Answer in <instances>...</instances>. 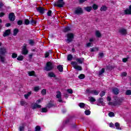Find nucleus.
I'll return each mask as SVG.
<instances>
[{
  "label": "nucleus",
  "mask_w": 131,
  "mask_h": 131,
  "mask_svg": "<svg viewBox=\"0 0 131 131\" xmlns=\"http://www.w3.org/2000/svg\"><path fill=\"white\" fill-rule=\"evenodd\" d=\"M122 102H123V99L122 98H118L117 97H116L114 98V102H108V105L110 106H114V107H118V106L122 105Z\"/></svg>",
  "instance_id": "f257e3e1"
},
{
  "label": "nucleus",
  "mask_w": 131,
  "mask_h": 131,
  "mask_svg": "<svg viewBox=\"0 0 131 131\" xmlns=\"http://www.w3.org/2000/svg\"><path fill=\"white\" fill-rule=\"evenodd\" d=\"M67 37L68 43H70V42H72L74 39V34L72 33H68L67 34Z\"/></svg>",
  "instance_id": "f03ea898"
},
{
  "label": "nucleus",
  "mask_w": 131,
  "mask_h": 131,
  "mask_svg": "<svg viewBox=\"0 0 131 131\" xmlns=\"http://www.w3.org/2000/svg\"><path fill=\"white\" fill-rule=\"evenodd\" d=\"M53 69L54 66H53V63L50 61L47 62L45 70H46V71H51V70Z\"/></svg>",
  "instance_id": "7ed1b4c3"
},
{
  "label": "nucleus",
  "mask_w": 131,
  "mask_h": 131,
  "mask_svg": "<svg viewBox=\"0 0 131 131\" xmlns=\"http://www.w3.org/2000/svg\"><path fill=\"white\" fill-rule=\"evenodd\" d=\"M74 13L75 15H81L83 14V10H82L81 7L79 6L76 8Z\"/></svg>",
  "instance_id": "20e7f679"
},
{
  "label": "nucleus",
  "mask_w": 131,
  "mask_h": 131,
  "mask_svg": "<svg viewBox=\"0 0 131 131\" xmlns=\"http://www.w3.org/2000/svg\"><path fill=\"white\" fill-rule=\"evenodd\" d=\"M65 5V2L64 1H61V0H58L56 3L54 4V7H57V8H63Z\"/></svg>",
  "instance_id": "39448f33"
},
{
  "label": "nucleus",
  "mask_w": 131,
  "mask_h": 131,
  "mask_svg": "<svg viewBox=\"0 0 131 131\" xmlns=\"http://www.w3.org/2000/svg\"><path fill=\"white\" fill-rule=\"evenodd\" d=\"M28 52V49H27V44L24 43L22 47L21 54L22 55H27Z\"/></svg>",
  "instance_id": "423d86ee"
},
{
  "label": "nucleus",
  "mask_w": 131,
  "mask_h": 131,
  "mask_svg": "<svg viewBox=\"0 0 131 131\" xmlns=\"http://www.w3.org/2000/svg\"><path fill=\"white\" fill-rule=\"evenodd\" d=\"M8 18L11 22H14V21H15V19H16L15 13H14V12L9 13L8 15Z\"/></svg>",
  "instance_id": "0eeeda50"
},
{
  "label": "nucleus",
  "mask_w": 131,
  "mask_h": 131,
  "mask_svg": "<svg viewBox=\"0 0 131 131\" xmlns=\"http://www.w3.org/2000/svg\"><path fill=\"white\" fill-rule=\"evenodd\" d=\"M37 12H38L40 14H45V9L43 7H39L36 8Z\"/></svg>",
  "instance_id": "6e6552de"
},
{
  "label": "nucleus",
  "mask_w": 131,
  "mask_h": 131,
  "mask_svg": "<svg viewBox=\"0 0 131 131\" xmlns=\"http://www.w3.org/2000/svg\"><path fill=\"white\" fill-rule=\"evenodd\" d=\"M10 34H11V29H8L5 30L3 34V36L4 37H7V36H9Z\"/></svg>",
  "instance_id": "1a4fd4ad"
},
{
  "label": "nucleus",
  "mask_w": 131,
  "mask_h": 131,
  "mask_svg": "<svg viewBox=\"0 0 131 131\" xmlns=\"http://www.w3.org/2000/svg\"><path fill=\"white\" fill-rule=\"evenodd\" d=\"M7 53V49L6 48L3 47L0 48V55L1 56H5Z\"/></svg>",
  "instance_id": "9d476101"
},
{
  "label": "nucleus",
  "mask_w": 131,
  "mask_h": 131,
  "mask_svg": "<svg viewBox=\"0 0 131 131\" xmlns=\"http://www.w3.org/2000/svg\"><path fill=\"white\" fill-rule=\"evenodd\" d=\"M125 15H131V5L129 6V8H127L124 11Z\"/></svg>",
  "instance_id": "9b49d317"
},
{
  "label": "nucleus",
  "mask_w": 131,
  "mask_h": 131,
  "mask_svg": "<svg viewBox=\"0 0 131 131\" xmlns=\"http://www.w3.org/2000/svg\"><path fill=\"white\" fill-rule=\"evenodd\" d=\"M119 33H121V34H122V35H124V34H126L127 33V31H126V29H121L119 30Z\"/></svg>",
  "instance_id": "f8f14e48"
},
{
  "label": "nucleus",
  "mask_w": 131,
  "mask_h": 131,
  "mask_svg": "<svg viewBox=\"0 0 131 131\" xmlns=\"http://www.w3.org/2000/svg\"><path fill=\"white\" fill-rule=\"evenodd\" d=\"M37 108H41V105L40 104H38L37 103H34L33 106H32V109L34 110Z\"/></svg>",
  "instance_id": "ddd939ff"
},
{
  "label": "nucleus",
  "mask_w": 131,
  "mask_h": 131,
  "mask_svg": "<svg viewBox=\"0 0 131 131\" xmlns=\"http://www.w3.org/2000/svg\"><path fill=\"white\" fill-rule=\"evenodd\" d=\"M71 31V28L69 26L66 27L63 30V32L64 33H66V32H69V31Z\"/></svg>",
  "instance_id": "4468645a"
},
{
  "label": "nucleus",
  "mask_w": 131,
  "mask_h": 131,
  "mask_svg": "<svg viewBox=\"0 0 131 131\" xmlns=\"http://www.w3.org/2000/svg\"><path fill=\"white\" fill-rule=\"evenodd\" d=\"M55 106V104H54V103L52 102H50L48 103L46 106L47 108H48V109H50Z\"/></svg>",
  "instance_id": "2eb2a0df"
},
{
  "label": "nucleus",
  "mask_w": 131,
  "mask_h": 131,
  "mask_svg": "<svg viewBox=\"0 0 131 131\" xmlns=\"http://www.w3.org/2000/svg\"><path fill=\"white\" fill-rule=\"evenodd\" d=\"M76 61L79 64H82L83 63V61H84V58L81 57L80 58H77Z\"/></svg>",
  "instance_id": "dca6fc26"
},
{
  "label": "nucleus",
  "mask_w": 131,
  "mask_h": 131,
  "mask_svg": "<svg viewBox=\"0 0 131 131\" xmlns=\"http://www.w3.org/2000/svg\"><path fill=\"white\" fill-rule=\"evenodd\" d=\"M112 92L114 95H118L119 94V90H118L117 88H114L112 90Z\"/></svg>",
  "instance_id": "f3484780"
},
{
  "label": "nucleus",
  "mask_w": 131,
  "mask_h": 131,
  "mask_svg": "<svg viewBox=\"0 0 131 131\" xmlns=\"http://www.w3.org/2000/svg\"><path fill=\"white\" fill-rule=\"evenodd\" d=\"M48 76L49 77H51V78H56V74H55V73L51 72L48 73Z\"/></svg>",
  "instance_id": "a211bd4d"
},
{
  "label": "nucleus",
  "mask_w": 131,
  "mask_h": 131,
  "mask_svg": "<svg viewBox=\"0 0 131 131\" xmlns=\"http://www.w3.org/2000/svg\"><path fill=\"white\" fill-rule=\"evenodd\" d=\"M57 69H58V71H59V72H63V65H58L57 67Z\"/></svg>",
  "instance_id": "6ab92c4d"
},
{
  "label": "nucleus",
  "mask_w": 131,
  "mask_h": 131,
  "mask_svg": "<svg viewBox=\"0 0 131 131\" xmlns=\"http://www.w3.org/2000/svg\"><path fill=\"white\" fill-rule=\"evenodd\" d=\"M108 10V8L106 6H102L100 8V11L101 12H106V10Z\"/></svg>",
  "instance_id": "aec40b11"
},
{
  "label": "nucleus",
  "mask_w": 131,
  "mask_h": 131,
  "mask_svg": "<svg viewBox=\"0 0 131 131\" xmlns=\"http://www.w3.org/2000/svg\"><path fill=\"white\" fill-rule=\"evenodd\" d=\"M92 7L91 6H88L86 7H84V10L86 11V12H88L90 13L91 11H92Z\"/></svg>",
  "instance_id": "412c9836"
},
{
  "label": "nucleus",
  "mask_w": 131,
  "mask_h": 131,
  "mask_svg": "<svg viewBox=\"0 0 131 131\" xmlns=\"http://www.w3.org/2000/svg\"><path fill=\"white\" fill-rule=\"evenodd\" d=\"M19 33V29L18 28H15L13 30V35L16 36L17 34Z\"/></svg>",
  "instance_id": "4be33fe9"
},
{
  "label": "nucleus",
  "mask_w": 131,
  "mask_h": 131,
  "mask_svg": "<svg viewBox=\"0 0 131 131\" xmlns=\"http://www.w3.org/2000/svg\"><path fill=\"white\" fill-rule=\"evenodd\" d=\"M29 76H35V72L32 71L28 72Z\"/></svg>",
  "instance_id": "5701e85b"
},
{
  "label": "nucleus",
  "mask_w": 131,
  "mask_h": 131,
  "mask_svg": "<svg viewBox=\"0 0 131 131\" xmlns=\"http://www.w3.org/2000/svg\"><path fill=\"white\" fill-rule=\"evenodd\" d=\"M99 93L100 92L99 91H97V90H92V92H91V94H94V95H95V96H98V95H99Z\"/></svg>",
  "instance_id": "b1692460"
},
{
  "label": "nucleus",
  "mask_w": 131,
  "mask_h": 131,
  "mask_svg": "<svg viewBox=\"0 0 131 131\" xmlns=\"http://www.w3.org/2000/svg\"><path fill=\"white\" fill-rule=\"evenodd\" d=\"M31 94H32V92L30 91L27 94H25L24 97L25 99H28V97H30L31 95Z\"/></svg>",
  "instance_id": "393cba45"
},
{
  "label": "nucleus",
  "mask_w": 131,
  "mask_h": 131,
  "mask_svg": "<svg viewBox=\"0 0 131 131\" xmlns=\"http://www.w3.org/2000/svg\"><path fill=\"white\" fill-rule=\"evenodd\" d=\"M25 129V126H24V124H22V125L19 126L18 128L19 131H24Z\"/></svg>",
  "instance_id": "a878e982"
},
{
  "label": "nucleus",
  "mask_w": 131,
  "mask_h": 131,
  "mask_svg": "<svg viewBox=\"0 0 131 131\" xmlns=\"http://www.w3.org/2000/svg\"><path fill=\"white\" fill-rule=\"evenodd\" d=\"M115 126H116L117 129L121 130V127H120V124L118 122H116L115 124Z\"/></svg>",
  "instance_id": "bb28decb"
},
{
  "label": "nucleus",
  "mask_w": 131,
  "mask_h": 131,
  "mask_svg": "<svg viewBox=\"0 0 131 131\" xmlns=\"http://www.w3.org/2000/svg\"><path fill=\"white\" fill-rule=\"evenodd\" d=\"M98 8H99V6H98L96 4H94L92 6V8L93 9V10H94V11L98 10Z\"/></svg>",
  "instance_id": "cd10ccee"
},
{
  "label": "nucleus",
  "mask_w": 131,
  "mask_h": 131,
  "mask_svg": "<svg viewBox=\"0 0 131 131\" xmlns=\"http://www.w3.org/2000/svg\"><path fill=\"white\" fill-rule=\"evenodd\" d=\"M36 23H37V21L33 19H32V20L30 21V24L31 25H35Z\"/></svg>",
  "instance_id": "c85d7f7f"
},
{
  "label": "nucleus",
  "mask_w": 131,
  "mask_h": 131,
  "mask_svg": "<svg viewBox=\"0 0 131 131\" xmlns=\"http://www.w3.org/2000/svg\"><path fill=\"white\" fill-rule=\"evenodd\" d=\"M98 51H99V48L98 47H94L93 48L91 49V52H98Z\"/></svg>",
  "instance_id": "c756f323"
},
{
  "label": "nucleus",
  "mask_w": 131,
  "mask_h": 131,
  "mask_svg": "<svg viewBox=\"0 0 131 131\" xmlns=\"http://www.w3.org/2000/svg\"><path fill=\"white\" fill-rule=\"evenodd\" d=\"M96 36L97 37L100 38L101 36H102V34H101V33L99 31H96Z\"/></svg>",
  "instance_id": "7c9ffc66"
},
{
  "label": "nucleus",
  "mask_w": 131,
  "mask_h": 131,
  "mask_svg": "<svg viewBox=\"0 0 131 131\" xmlns=\"http://www.w3.org/2000/svg\"><path fill=\"white\" fill-rule=\"evenodd\" d=\"M74 68L75 69H76L77 70H79V71H81V70H82V68L79 66H74Z\"/></svg>",
  "instance_id": "2f4dec72"
},
{
  "label": "nucleus",
  "mask_w": 131,
  "mask_h": 131,
  "mask_svg": "<svg viewBox=\"0 0 131 131\" xmlns=\"http://www.w3.org/2000/svg\"><path fill=\"white\" fill-rule=\"evenodd\" d=\"M78 78L79 79H84V78H85V75H84L83 74H81L79 76H78Z\"/></svg>",
  "instance_id": "473e14b6"
},
{
  "label": "nucleus",
  "mask_w": 131,
  "mask_h": 131,
  "mask_svg": "<svg viewBox=\"0 0 131 131\" xmlns=\"http://www.w3.org/2000/svg\"><path fill=\"white\" fill-rule=\"evenodd\" d=\"M104 73H105V69L102 68V69H101V70L99 72L98 75H99V76H101V75H102V74H103Z\"/></svg>",
  "instance_id": "72a5a7b5"
},
{
  "label": "nucleus",
  "mask_w": 131,
  "mask_h": 131,
  "mask_svg": "<svg viewBox=\"0 0 131 131\" xmlns=\"http://www.w3.org/2000/svg\"><path fill=\"white\" fill-rule=\"evenodd\" d=\"M73 59V56L71 54H69L67 57L68 61H71Z\"/></svg>",
  "instance_id": "f704fd0d"
},
{
  "label": "nucleus",
  "mask_w": 131,
  "mask_h": 131,
  "mask_svg": "<svg viewBox=\"0 0 131 131\" xmlns=\"http://www.w3.org/2000/svg\"><path fill=\"white\" fill-rule=\"evenodd\" d=\"M21 106H24L25 105H28L27 102L25 100H21L20 101Z\"/></svg>",
  "instance_id": "c9c22d12"
},
{
  "label": "nucleus",
  "mask_w": 131,
  "mask_h": 131,
  "mask_svg": "<svg viewBox=\"0 0 131 131\" xmlns=\"http://www.w3.org/2000/svg\"><path fill=\"white\" fill-rule=\"evenodd\" d=\"M29 43L30 46H34V40L33 39H29Z\"/></svg>",
  "instance_id": "e433bc0d"
},
{
  "label": "nucleus",
  "mask_w": 131,
  "mask_h": 131,
  "mask_svg": "<svg viewBox=\"0 0 131 131\" xmlns=\"http://www.w3.org/2000/svg\"><path fill=\"white\" fill-rule=\"evenodd\" d=\"M23 59H24V57L22 55L18 56L17 58L18 61H23Z\"/></svg>",
  "instance_id": "4c0bfd02"
},
{
  "label": "nucleus",
  "mask_w": 131,
  "mask_h": 131,
  "mask_svg": "<svg viewBox=\"0 0 131 131\" xmlns=\"http://www.w3.org/2000/svg\"><path fill=\"white\" fill-rule=\"evenodd\" d=\"M41 95H42V96H46V95H47V90L46 89H43L41 91Z\"/></svg>",
  "instance_id": "58836bf2"
},
{
  "label": "nucleus",
  "mask_w": 131,
  "mask_h": 131,
  "mask_svg": "<svg viewBox=\"0 0 131 131\" xmlns=\"http://www.w3.org/2000/svg\"><path fill=\"white\" fill-rule=\"evenodd\" d=\"M57 93V94L56 95L57 99H61V92L58 91Z\"/></svg>",
  "instance_id": "ea45409f"
},
{
  "label": "nucleus",
  "mask_w": 131,
  "mask_h": 131,
  "mask_svg": "<svg viewBox=\"0 0 131 131\" xmlns=\"http://www.w3.org/2000/svg\"><path fill=\"white\" fill-rule=\"evenodd\" d=\"M41 112H42V113H47V112H48V109L47 107L42 108Z\"/></svg>",
  "instance_id": "a19ab883"
},
{
  "label": "nucleus",
  "mask_w": 131,
  "mask_h": 131,
  "mask_svg": "<svg viewBox=\"0 0 131 131\" xmlns=\"http://www.w3.org/2000/svg\"><path fill=\"white\" fill-rule=\"evenodd\" d=\"M24 23L25 25H29L30 24V21L28 19H25Z\"/></svg>",
  "instance_id": "79ce46f5"
},
{
  "label": "nucleus",
  "mask_w": 131,
  "mask_h": 131,
  "mask_svg": "<svg viewBox=\"0 0 131 131\" xmlns=\"http://www.w3.org/2000/svg\"><path fill=\"white\" fill-rule=\"evenodd\" d=\"M41 129V128L39 125H37L35 128V131H40Z\"/></svg>",
  "instance_id": "37998d69"
},
{
  "label": "nucleus",
  "mask_w": 131,
  "mask_h": 131,
  "mask_svg": "<svg viewBox=\"0 0 131 131\" xmlns=\"http://www.w3.org/2000/svg\"><path fill=\"white\" fill-rule=\"evenodd\" d=\"M85 106V104L82 103V102H81L80 103H79V106L80 107V108H84Z\"/></svg>",
  "instance_id": "c03bdc74"
},
{
  "label": "nucleus",
  "mask_w": 131,
  "mask_h": 131,
  "mask_svg": "<svg viewBox=\"0 0 131 131\" xmlns=\"http://www.w3.org/2000/svg\"><path fill=\"white\" fill-rule=\"evenodd\" d=\"M108 116L110 117H114V116H115V114H114V113L111 112L108 113Z\"/></svg>",
  "instance_id": "a18cd8bd"
},
{
  "label": "nucleus",
  "mask_w": 131,
  "mask_h": 131,
  "mask_svg": "<svg viewBox=\"0 0 131 131\" xmlns=\"http://www.w3.org/2000/svg\"><path fill=\"white\" fill-rule=\"evenodd\" d=\"M0 60L2 63H5V57L0 55Z\"/></svg>",
  "instance_id": "49530a36"
},
{
  "label": "nucleus",
  "mask_w": 131,
  "mask_h": 131,
  "mask_svg": "<svg viewBox=\"0 0 131 131\" xmlns=\"http://www.w3.org/2000/svg\"><path fill=\"white\" fill-rule=\"evenodd\" d=\"M17 57H18V54H17V53H12V58H13V59H15L17 58Z\"/></svg>",
  "instance_id": "de8ad7c7"
},
{
  "label": "nucleus",
  "mask_w": 131,
  "mask_h": 131,
  "mask_svg": "<svg viewBox=\"0 0 131 131\" xmlns=\"http://www.w3.org/2000/svg\"><path fill=\"white\" fill-rule=\"evenodd\" d=\"M84 113L85 115H91V111L89 110H85L84 111Z\"/></svg>",
  "instance_id": "09e8293b"
},
{
  "label": "nucleus",
  "mask_w": 131,
  "mask_h": 131,
  "mask_svg": "<svg viewBox=\"0 0 131 131\" xmlns=\"http://www.w3.org/2000/svg\"><path fill=\"white\" fill-rule=\"evenodd\" d=\"M104 101V99L103 98H99L98 99V102L100 104H103V101Z\"/></svg>",
  "instance_id": "8fccbe9b"
},
{
  "label": "nucleus",
  "mask_w": 131,
  "mask_h": 131,
  "mask_svg": "<svg viewBox=\"0 0 131 131\" xmlns=\"http://www.w3.org/2000/svg\"><path fill=\"white\" fill-rule=\"evenodd\" d=\"M23 24V21L22 20H19L17 21V25H19V26H21Z\"/></svg>",
  "instance_id": "3c124183"
},
{
  "label": "nucleus",
  "mask_w": 131,
  "mask_h": 131,
  "mask_svg": "<svg viewBox=\"0 0 131 131\" xmlns=\"http://www.w3.org/2000/svg\"><path fill=\"white\" fill-rule=\"evenodd\" d=\"M86 47H87V48H90V47H93V43L92 42L87 43L86 45Z\"/></svg>",
  "instance_id": "603ef678"
},
{
  "label": "nucleus",
  "mask_w": 131,
  "mask_h": 131,
  "mask_svg": "<svg viewBox=\"0 0 131 131\" xmlns=\"http://www.w3.org/2000/svg\"><path fill=\"white\" fill-rule=\"evenodd\" d=\"M127 61H128V57L124 58L122 59V62H123V63H126Z\"/></svg>",
  "instance_id": "864d4df0"
},
{
  "label": "nucleus",
  "mask_w": 131,
  "mask_h": 131,
  "mask_svg": "<svg viewBox=\"0 0 131 131\" xmlns=\"http://www.w3.org/2000/svg\"><path fill=\"white\" fill-rule=\"evenodd\" d=\"M34 92H38L39 91V86H35L34 88Z\"/></svg>",
  "instance_id": "5fc2aeb1"
},
{
  "label": "nucleus",
  "mask_w": 131,
  "mask_h": 131,
  "mask_svg": "<svg viewBox=\"0 0 131 131\" xmlns=\"http://www.w3.org/2000/svg\"><path fill=\"white\" fill-rule=\"evenodd\" d=\"M126 96H129L131 95V90H127L126 91Z\"/></svg>",
  "instance_id": "6e6d98bb"
},
{
  "label": "nucleus",
  "mask_w": 131,
  "mask_h": 131,
  "mask_svg": "<svg viewBox=\"0 0 131 131\" xmlns=\"http://www.w3.org/2000/svg\"><path fill=\"white\" fill-rule=\"evenodd\" d=\"M105 95H106V92H105L104 91H102L100 93V97H103V96H105Z\"/></svg>",
  "instance_id": "4d7b16f0"
},
{
  "label": "nucleus",
  "mask_w": 131,
  "mask_h": 131,
  "mask_svg": "<svg viewBox=\"0 0 131 131\" xmlns=\"http://www.w3.org/2000/svg\"><path fill=\"white\" fill-rule=\"evenodd\" d=\"M47 15L48 17H51L52 16V10H49L47 12Z\"/></svg>",
  "instance_id": "13d9d810"
},
{
  "label": "nucleus",
  "mask_w": 131,
  "mask_h": 131,
  "mask_svg": "<svg viewBox=\"0 0 131 131\" xmlns=\"http://www.w3.org/2000/svg\"><path fill=\"white\" fill-rule=\"evenodd\" d=\"M71 64L73 65V66H74H74H77V62H76V61H72L71 62Z\"/></svg>",
  "instance_id": "bf43d9fd"
},
{
  "label": "nucleus",
  "mask_w": 131,
  "mask_h": 131,
  "mask_svg": "<svg viewBox=\"0 0 131 131\" xmlns=\"http://www.w3.org/2000/svg\"><path fill=\"white\" fill-rule=\"evenodd\" d=\"M90 102H96V99H95L93 97H91L90 98Z\"/></svg>",
  "instance_id": "052dcab7"
},
{
  "label": "nucleus",
  "mask_w": 131,
  "mask_h": 131,
  "mask_svg": "<svg viewBox=\"0 0 131 131\" xmlns=\"http://www.w3.org/2000/svg\"><path fill=\"white\" fill-rule=\"evenodd\" d=\"M67 92L69 93V94H73V90H72V89H68Z\"/></svg>",
  "instance_id": "680f3d73"
},
{
  "label": "nucleus",
  "mask_w": 131,
  "mask_h": 131,
  "mask_svg": "<svg viewBox=\"0 0 131 131\" xmlns=\"http://www.w3.org/2000/svg\"><path fill=\"white\" fill-rule=\"evenodd\" d=\"M4 7V3L3 2H0V11H2V9H3V7Z\"/></svg>",
  "instance_id": "e2e57ef3"
},
{
  "label": "nucleus",
  "mask_w": 131,
  "mask_h": 131,
  "mask_svg": "<svg viewBox=\"0 0 131 131\" xmlns=\"http://www.w3.org/2000/svg\"><path fill=\"white\" fill-rule=\"evenodd\" d=\"M45 56V58H48L49 56H50V53L48 52H46Z\"/></svg>",
  "instance_id": "0e129e2a"
},
{
  "label": "nucleus",
  "mask_w": 131,
  "mask_h": 131,
  "mask_svg": "<svg viewBox=\"0 0 131 131\" xmlns=\"http://www.w3.org/2000/svg\"><path fill=\"white\" fill-rule=\"evenodd\" d=\"M99 56L100 58H103V57H104V53H99Z\"/></svg>",
  "instance_id": "69168bd1"
},
{
  "label": "nucleus",
  "mask_w": 131,
  "mask_h": 131,
  "mask_svg": "<svg viewBox=\"0 0 131 131\" xmlns=\"http://www.w3.org/2000/svg\"><path fill=\"white\" fill-rule=\"evenodd\" d=\"M127 75V73L126 72H123L121 74V76H126Z\"/></svg>",
  "instance_id": "338daca9"
},
{
  "label": "nucleus",
  "mask_w": 131,
  "mask_h": 131,
  "mask_svg": "<svg viewBox=\"0 0 131 131\" xmlns=\"http://www.w3.org/2000/svg\"><path fill=\"white\" fill-rule=\"evenodd\" d=\"M5 13L4 12H1L0 13V17H4L5 16Z\"/></svg>",
  "instance_id": "774afa93"
}]
</instances>
